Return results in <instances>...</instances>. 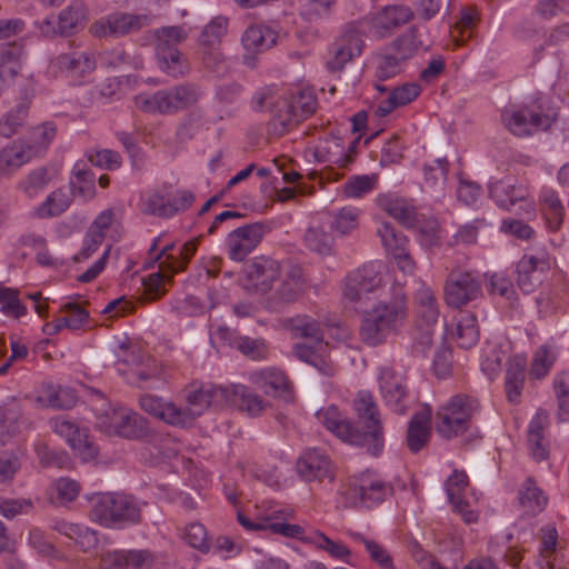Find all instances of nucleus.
<instances>
[{
  "label": "nucleus",
  "instance_id": "obj_1",
  "mask_svg": "<svg viewBox=\"0 0 569 569\" xmlns=\"http://www.w3.org/2000/svg\"><path fill=\"white\" fill-rule=\"evenodd\" d=\"M407 316L408 306L405 296H397L389 301H378L362 315L359 328L360 340L369 347L385 343L388 337L399 332Z\"/></svg>",
  "mask_w": 569,
  "mask_h": 569
},
{
  "label": "nucleus",
  "instance_id": "obj_2",
  "mask_svg": "<svg viewBox=\"0 0 569 569\" xmlns=\"http://www.w3.org/2000/svg\"><path fill=\"white\" fill-rule=\"evenodd\" d=\"M480 410L476 397L468 393L453 395L436 412V431L445 439L457 438L471 429Z\"/></svg>",
  "mask_w": 569,
  "mask_h": 569
},
{
  "label": "nucleus",
  "instance_id": "obj_3",
  "mask_svg": "<svg viewBox=\"0 0 569 569\" xmlns=\"http://www.w3.org/2000/svg\"><path fill=\"white\" fill-rule=\"evenodd\" d=\"M200 97L201 90L197 84L184 82L153 93H139L134 103L143 112L171 116L193 107Z\"/></svg>",
  "mask_w": 569,
  "mask_h": 569
},
{
  "label": "nucleus",
  "instance_id": "obj_4",
  "mask_svg": "<svg viewBox=\"0 0 569 569\" xmlns=\"http://www.w3.org/2000/svg\"><path fill=\"white\" fill-rule=\"evenodd\" d=\"M353 408L359 423L365 429L361 431L353 428V445L365 448L373 457H379L383 451L385 437L380 413L373 396L369 392L360 391L353 401Z\"/></svg>",
  "mask_w": 569,
  "mask_h": 569
},
{
  "label": "nucleus",
  "instance_id": "obj_5",
  "mask_svg": "<svg viewBox=\"0 0 569 569\" xmlns=\"http://www.w3.org/2000/svg\"><path fill=\"white\" fill-rule=\"evenodd\" d=\"M393 487L381 475L366 470L349 479L348 488L341 491L346 506L372 508L392 496Z\"/></svg>",
  "mask_w": 569,
  "mask_h": 569
},
{
  "label": "nucleus",
  "instance_id": "obj_6",
  "mask_svg": "<svg viewBox=\"0 0 569 569\" xmlns=\"http://www.w3.org/2000/svg\"><path fill=\"white\" fill-rule=\"evenodd\" d=\"M90 517L94 521L111 526L118 522H138L141 509L137 500L122 493H99L92 499Z\"/></svg>",
  "mask_w": 569,
  "mask_h": 569
},
{
  "label": "nucleus",
  "instance_id": "obj_7",
  "mask_svg": "<svg viewBox=\"0 0 569 569\" xmlns=\"http://www.w3.org/2000/svg\"><path fill=\"white\" fill-rule=\"evenodd\" d=\"M97 427L109 436L138 439L147 435L148 421L128 408H111L98 417Z\"/></svg>",
  "mask_w": 569,
  "mask_h": 569
},
{
  "label": "nucleus",
  "instance_id": "obj_8",
  "mask_svg": "<svg viewBox=\"0 0 569 569\" xmlns=\"http://www.w3.org/2000/svg\"><path fill=\"white\" fill-rule=\"evenodd\" d=\"M416 343L422 349L433 343L436 327L439 318V307L435 292L430 287L421 286L416 295Z\"/></svg>",
  "mask_w": 569,
  "mask_h": 569
},
{
  "label": "nucleus",
  "instance_id": "obj_9",
  "mask_svg": "<svg viewBox=\"0 0 569 569\" xmlns=\"http://www.w3.org/2000/svg\"><path fill=\"white\" fill-rule=\"evenodd\" d=\"M151 23L150 14L117 11L96 20L89 31L97 38H120L138 32Z\"/></svg>",
  "mask_w": 569,
  "mask_h": 569
},
{
  "label": "nucleus",
  "instance_id": "obj_10",
  "mask_svg": "<svg viewBox=\"0 0 569 569\" xmlns=\"http://www.w3.org/2000/svg\"><path fill=\"white\" fill-rule=\"evenodd\" d=\"M383 264L371 261L348 273L345 279L342 295L350 302H358L363 295L375 292L383 283Z\"/></svg>",
  "mask_w": 569,
  "mask_h": 569
},
{
  "label": "nucleus",
  "instance_id": "obj_11",
  "mask_svg": "<svg viewBox=\"0 0 569 569\" xmlns=\"http://www.w3.org/2000/svg\"><path fill=\"white\" fill-rule=\"evenodd\" d=\"M553 118L529 106L505 109L501 113L503 126L517 137H528L551 127Z\"/></svg>",
  "mask_w": 569,
  "mask_h": 569
},
{
  "label": "nucleus",
  "instance_id": "obj_12",
  "mask_svg": "<svg viewBox=\"0 0 569 569\" xmlns=\"http://www.w3.org/2000/svg\"><path fill=\"white\" fill-rule=\"evenodd\" d=\"M188 407L182 409L187 413L186 425L200 416L209 407L220 408L228 403L227 387L207 385H191L186 395Z\"/></svg>",
  "mask_w": 569,
  "mask_h": 569
},
{
  "label": "nucleus",
  "instance_id": "obj_13",
  "mask_svg": "<svg viewBox=\"0 0 569 569\" xmlns=\"http://www.w3.org/2000/svg\"><path fill=\"white\" fill-rule=\"evenodd\" d=\"M482 296L478 277L470 271H451L445 287L448 306L460 308Z\"/></svg>",
  "mask_w": 569,
  "mask_h": 569
},
{
  "label": "nucleus",
  "instance_id": "obj_14",
  "mask_svg": "<svg viewBox=\"0 0 569 569\" xmlns=\"http://www.w3.org/2000/svg\"><path fill=\"white\" fill-rule=\"evenodd\" d=\"M49 423L57 435L66 438L83 461H90L97 457L98 447L90 440L88 430L80 428L76 421L66 416H58L52 418Z\"/></svg>",
  "mask_w": 569,
  "mask_h": 569
},
{
  "label": "nucleus",
  "instance_id": "obj_15",
  "mask_svg": "<svg viewBox=\"0 0 569 569\" xmlns=\"http://www.w3.org/2000/svg\"><path fill=\"white\" fill-rule=\"evenodd\" d=\"M280 278V263L269 257H257L246 269V283L248 290L267 293Z\"/></svg>",
  "mask_w": 569,
  "mask_h": 569
},
{
  "label": "nucleus",
  "instance_id": "obj_16",
  "mask_svg": "<svg viewBox=\"0 0 569 569\" xmlns=\"http://www.w3.org/2000/svg\"><path fill=\"white\" fill-rule=\"evenodd\" d=\"M249 382L264 395L274 398L290 399L292 382L286 372L276 367L254 370L248 375Z\"/></svg>",
  "mask_w": 569,
  "mask_h": 569
},
{
  "label": "nucleus",
  "instance_id": "obj_17",
  "mask_svg": "<svg viewBox=\"0 0 569 569\" xmlns=\"http://www.w3.org/2000/svg\"><path fill=\"white\" fill-rule=\"evenodd\" d=\"M379 386L386 405L398 415L406 413L409 403V395L405 378L392 368L385 367L380 370Z\"/></svg>",
  "mask_w": 569,
  "mask_h": 569
},
{
  "label": "nucleus",
  "instance_id": "obj_18",
  "mask_svg": "<svg viewBox=\"0 0 569 569\" xmlns=\"http://www.w3.org/2000/svg\"><path fill=\"white\" fill-rule=\"evenodd\" d=\"M360 29L350 26L342 36L335 41L331 49V57L327 67L331 72L340 71L347 62L359 56L362 51L363 40Z\"/></svg>",
  "mask_w": 569,
  "mask_h": 569
},
{
  "label": "nucleus",
  "instance_id": "obj_19",
  "mask_svg": "<svg viewBox=\"0 0 569 569\" xmlns=\"http://www.w3.org/2000/svg\"><path fill=\"white\" fill-rule=\"evenodd\" d=\"M264 231L262 223H251L231 231L227 238L230 259L244 260L261 242Z\"/></svg>",
  "mask_w": 569,
  "mask_h": 569
},
{
  "label": "nucleus",
  "instance_id": "obj_20",
  "mask_svg": "<svg viewBox=\"0 0 569 569\" xmlns=\"http://www.w3.org/2000/svg\"><path fill=\"white\" fill-rule=\"evenodd\" d=\"M489 194L500 208L510 209V207L520 202L528 213L535 212V203L528 188L516 184L512 179L492 182L489 187Z\"/></svg>",
  "mask_w": 569,
  "mask_h": 569
},
{
  "label": "nucleus",
  "instance_id": "obj_21",
  "mask_svg": "<svg viewBox=\"0 0 569 569\" xmlns=\"http://www.w3.org/2000/svg\"><path fill=\"white\" fill-rule=\"evenodd\" d=\"M277 33L263 24H252L246 29L241 37V43L247 53L243 56L246 66L253 68L256 66V53L270 49L276 44Z\"/></svg>",
  "mask_w": 569,
  "mask_h": 569
},
{
  "label": "nucleus",
  "instance_id": "obj_22",
  "mask_svg": "<svg viewBox=\"0 0 569 569\" xmlns=\"http://www.w3.org/2000/svg\"><path fill=\"white\" fill-rule=\"evenodd\" d=\"M550 269V258L546 251L536 254H526L518 262V286L525 293H530L540 282L538 273Z\"/></svg>",
  "mask_w": 569,
  "mask_h": 569
},
{
  "label": "nucleus",
  "instance_id": "obj_23",
  "mask_svg": "<svg viewBox=\"0 0 569 569\" xmlns=\"http://www.w3.org/2000/svg\"><path fill=\"white\" fill-rule=\"evenodd\" d=\"M355 146L356 141L346 151L343 141L338 137L330 136L315 147L313 157L317 162L347 168L355 159Z\"/></svg>",
  "mask_w": 569,
  "mask_h": 569
},
{
  "label": "nucleus",
  "instance_id": "obj_24",
  "mask_svg": "<svg viewBox=\"0 0 569 569\" xmlns=\"http://www.w3.org/2000/svg\"><path fill=\"white\" fill-rule=\"evenodd\" d=\"M413 18V11L405 4L385 7L371 19L370 31L378 38H383L395 29L408 23Z\"/></svg>",
  "mask_w": 569,
  "mask_h": 569
},
{
  "label": "nucleus",
  "instance_id": "obj_25",
  "mask_svg": "<svg viewBox=\"0 0 569 569\" xmlns=\"http://www.w3.org/2000/svg\"><path fill=\"white\" fill-rule=\"evenodd\" d=\"M312 343L297 342L293 345L292 352L301 361L315 367L325 376H332L335 367L329 357V343L319 341Z\"/></svg>",
  "mask_w": 569,
  "mask_h": 569
},
{
  "label": "nucleus",
  "instance_id": "obj_26",
  "mask_svg": "<svg viewBox=\"0 0 569 569\" xmlns=\"http://www.w3.org/2000/svg\"><path fill=\"white\" fill-rule=\"evenodd\" d=\"M296 469L306 481H322L332 479L331 466L328 456L320 450H306L297 460Z\"/></svg>",
  "mask_w": 569,
  "mask_h": 569
},
{
  "label": "nucleus",
  "instance_id": "obj_27",
  "mask_svg": "<svg viewBox=\"0 0 569 569\" xmlns=\"http://www.w3.org/2000/svg\"><path fill=\"white\" fill-rule=\"evenodd\" d=\"M23 47L16 42L0 44V94L19 76L23 64Z\"/></svg>",
  "mask_w": 569,
  "mask_h": 569
},
{
  "label": "nucleus",
  "instance_id": "obj_28",
  "mask_svg": "<svg viewBox=\"0 0 569 569\" xmlns=\"http://www.w3.org/2000/svg\"><path fill=\"white\" fill-rule=\"evenodd\" d=\"M60 169L57 166H42L32 169L18 182L20 190L28 199L38 197L48 186L58 180Z\"/></svg>",
  "mask_w": 569,
  "mask_h": 569
},
{
  "label": "nucleus",
  "instance_id": "obj_29",
  "mask_svg": "<svg viewBox=\"0 0 569 569\" xmlns=\"http://www.w3.org/2000/svg\"><path fill=\"white\" fill-rule=\"evenodd\" d=\"M139 402L142 410L166 423L186 426L187 413L173 402H164L161 398L151 395L141 396Z\"/></svg>",
  "mask_w": 569,
  "mask_h": 569
},
{
  "label": "nucleus",
  "instance_id": "obj_30",
  "mask_svg": "<svg viewBox=\"0 0 569 569\" xmlns=\"http://www.w3.org/2000/svg\"><path fill=\"white\" fill-rule=\"evenodd\" d=\"M54 67L69 77H82L96 69L97 61L91 51H70L52 60Z\"/></svg>",
  "mask_w": 569,
  "mask_h": 569
},
{
  "label": "nucleus",
  "instance_id": "obj_31",
  "mask_svg": "<svg viewBox=\"0 0 569 569\" xmlns=\"http://www.w3.org/2000/svg\"><path fill=\"white\" fill-rule=\"evenodd\" d=\"M34 152L31 146L16 140L0 150V178L9 177L29 162Z\"/></svg>",
  "mask_w": 569,
  "mask_h": 569
},
{
  "label": "nucleus",
  "instance_id": "obj_32",
  "mask_svg": "<svg viewBox=\"0 0 569 569\" xmlns=\"http://www.w3.org/2000/svg\"><path fill=\"white\" fill-rule=\"evenodd\" d=\"M348 536L355 543L363 547L368 558L377 567L380 569H396L393 557L383 543L358 531H348Z\"/></svg>",
  "mask_w": 569,
  "mask_h": 569
},
{
  "label": "nucleus",
  "instance_id": "obj_33",
  "mask_svg": "<svg viewBox=\"0 0 569 569\" xmlns=\"http://www.w3.org/2000/svg\"><path fill=\"white\" fill-rule=\"evenodd\" d=\"M227 406H237L249 416H259L267 407L264 400L243 385L227 387Z\"/></svg>",
  "mask_w": 569,
  "mask_h": 569
},
{
  "label": "nucleus",
  "instance_id": "obj_34",
  "mask_svg": "<svg viewBox=\"0 0 569 569\" xmlns=\"http://www.w3.org/2000/svg\"><path fill=\"white\" fill-rule=\"evenodd\" d=\"M431 409L426 407L416 412L409 421L407 446L411 452L420 451L430 438Z\"/></svg>",
  "mask_w": 569,
  "mask_h": 569
},
{
  "label": "nucleus",
  "instance_id": "obj_35",
  "mask_svg": "<svg viewBox=\"0 0 569 569\" xmlns=\"http://www.w3.org/2000/svg\"><path fill=\"white\" fill-rule=\"evenodd\" d=\"M318 421L341 440L353 445V427L333 405L321 408L316 415Z\"/></svg>",
  "mask_w": 569,
  "mask_h": 569
},
{
  "label": "nucleus",
  "instance_id": "obj_36",
  "mask_svg": "<svg viewBox=\"0 0 569 569\" xmlns=\"http://www.w3.org/2000/svg\"><path fill=\"white\" fill-rule=\"evenodd\" d=\"M377 202L386 213L398 220L405 227L416 226L418 213L415 207L406 199L385 194L378 197Z\"/></svg>",
  "mask_w": 569,
  "mask_h": 569
},
{
  "label": "nucleus",
  "instance_id": "obj_37",
  "mask_svg": "<svg viewBox=\"0 0 569 569\" xmlns=\"http://www.w3.org/2000/svg\"><path fill=\"white\" fill-rule=\"evenodd\" d=\"M526 366L527 361L523 356H515L508 361L505 388L507 399L512 403L520 401L525 385Z\"/></svg>",
  "mask_w": 569,
  "mask_h": 569
},
{
  "label": "nucleus",
  "instance_id": "obj_38",
  "mask_svg": "<svg viewBox=\"0 0 569 569\" xmlns=\"http://www.w3.org/2000/svg\"><path fill=\"white\" fill-rule=\"evenodd\" d=\"M518 501L525 513L537 515L546 508L548 498L536 482L528 478L519 488Z\"/></svg>",
  "mask_w": 569,
  "mask_h": 569
},
{
  "label": "nucleus",
  "instance_id": "obj_39",
  "mask_svg": "<svg viewBox=\"0 0 569 569\" xmlns=\"http://www.w3.org/2000/svg\"><path fill=\"white\" fill-rule=\"evenodd\" d=\"M37 401L44 407L66 410L72 408L77 402L74 392L70 389L60 388L53 385L42 386Z\"/></svg>",
  "mask_w": 569,
  "mask_h": 569
},
{
  "label": "nucleus",
  "instance_id": "obj_40",
  "mask_svg": "<svg viewBox=\"0 0 569 569\" xmlns=\"http://www.w3.org/2000/svg\"><path fill=\"white\" fill-rule=\"evenodd\" d=\"M156 58L159 69L174 79L189 73L188 58L179 49L156 51Z\"/></svg>",
  "mask_w": 569,
  "mask_h": 569
},
{
  "label": "nucleus",
  "instance_id": "obj_41",
  "mask_svg": "<svg viewBox=\"0 0 569 569\" xmlns=\"http://www.w3.org/2000/svg\"><path fill=\"white\" fill-rule=\"evenodd\" d=\"M300 122L299 116L293 111L290 100L282 97L277 100L270 120L271 130L279 136L284 134Z\"/></svg>",
  "mask_w": 569,
  "mask_h": 569
},
{
  "label": "nucleus",
  "instance_id": "obj_42",
  "mask_svg": "<svg viewBox=\"0 0 569 569\" xmlns=\"http://www.w3.org/2000/svg\"><path fill=\"white\" fill-rule=\"evenodd\" d=\"M71 204V196L58 188L50 192L46 199L34 208L33 214L39 219H49L62 214Z\"/></svg>",
  "mask_w": 569,
  "mask_h": 569
},
{
  "label": "nucleus",
  "instance_id": "obj_43",
  "mask_svg": "<svg viewBox=\"0 0 569 569\" xmlns=\"http://www.w3.org/2000/svg\"><path fill=\"white\" fill-rule=\"evenodd\" d=\"M156 51L174 50L189 37L184 26H164L152 31Z\"/></svg>",
  "mask_w": 569,
  "mask_h": 569
},
{
  "label": "nucleus",
  "instance_id": "obj_44",
  "mask_svg": "<svg viewBox=\"0 0 569 569\" xmlns=\"http://www.w3.org/2000/svg\"><path fill=\"white\" fill-rule=\"evenodd\" d=\"M169 196V187H163L147 193L141 199V212L163 219L171 218V209L168 202Z\"/></svg>",
  "mask_w": 569,
  "mask_h": 569
},
{
  "label": "nucleus",
  "instance_id": "obj_45",
  "mask_svg": "<svg viewBox=\"0 0 569 569\" xmlns=\"http://www.w3.org/2000/svg\"><path fill=\"white\" fill-rule=\"evenodd\" d=\"M96 176L81 163H76L70 180L71 192L84 200H91L96 196Z\"/></svg>",
  "mask_w": 569,
  "mask_h": 569
},
{
  "label": "nucleus",
  "instance_id": "obj_46",
  "mask_svg": "<svg viewBox=\"0 0 569 569\" xmlns=\"http://www.w3.org/2000/svg\"><path fill=\"white\" fill-rule=\"evenodd\" d=\"M287 328L296 338L315 342L325 341L321 323L309 316H297L288 320Z\"/></svg>",
  "mask_w": 569,
  "mask_h": 569
},
{
  "label": "nucleus",
  "instance_id": "obj_47",
  "mask_svg": "<svg viewBox=\"0 0 569 569\" xmlns=\"http://www.w3.org/2000/svg\"><path fill=\"white\" fill-rule=\"evenodd\" d=\"M453 337L462 349L473 347L479 339L477 318L472 313H462L456 325Z\"/></svg>",
  "mask_w": 569,
  "mask_h": 569
},
{
  "label": "nucleus",
  "instance_id": "obj_48",
  "mask_svg": "<svg viewBox=\"0 0 569 569\" xmlns=\"http://www.w3.org/2000/svg\"><path fill=\"white\" fill-rule=\"evenodd\" d=\"M361 210L353 206L339 209L332 216L331 230L339 236H349L359 227Z\"/></svg>",
  "mask_w": 569,
  "mask_h": 569
},
{
  "label": "nucleus",
  "instance_id": "obj_49",
  "mask_svg": "<svg viewBox=\"0 0 569 569\" xmlns=\"http://www.w3.org/2000/svg\"><path fill=\"white\" fill-rule=\"evenodd\" d=\"M556 360L557 352L552 347L548 345L540 346L533 353L529 377L537 380L543 379L550 372Z\"/></svg>",
  "mask_w": 569,
  "mask_h": 569
},
{
  "label": "nucleus",
  "instance_id": "obj_50",
  "mask_svg": "<svg viewBox=\"0 0 569 569\" xmlns=\"http://www.w3.org/2000/svg\"><path fill=\"white\" fill-rule=\"evenodd\" d=\"M86 9L81 2H72L63 9L58 18V28L61 34H71L79 30L84 21Z\"/></svg>",
  "mask_w": 569,
  "mask_h": 569
},
{
  "label": "nucleus",
  "instance_id": "obj_51",
  "mask_svg": "<svg viewBox=\"0 0 569 569\" xmlns=\"http://www.w3.org/2000/svg\"><path fill=\"white\" fill-rule=\"evenodd\" d=\"M421 44V41L418 39L417 30L411 28L397 38L387 50L406 63L418 52Z\"/></svg>",
  "mask_w": 569,
  "mask_h": 569
},
{
  "label": "nucleus",
  "instance_id": "obj_52",
  "mask_svg": "<svg viewBox=\"0 0 569 569\" xmlns=\"http://www.w3.org/2000/svg\"><path fill=\"white\" fill-rule=\"evenodd\" d=\"M229 20L226 17H214L206 24L199 36L200 48L218 47L228 32Z\"/></svg>",
  "mask_w": 569,
  "mask_h": 569
},
{
  "label": "nucleus",
  "instance_id": "obj_53",
  "mask_svg": "<svg viewBox=\"0 0 569 569\" xmlns=\"http://www.w3.org/2000/svg\"><path fill=\"white\" fill-rule=\"evenodd\" d=\"M305 243L311 251L328 256L335 247L333 237L321 227H311L305 233Z\"/></svg>",
  "mask_w": 569,
  "mask_h": 569
},
{
  "label": "nucleus",
  "instance_id": "obj_54",
  "mask_svg": "<svg viewBox=\"0 0 569 569\" xmlns=\"http://www.w3.org/2000/svg\"><path fill=\"white\" fill-rule=\"evenodd\" d=\"M21 418V410L16 405L0 409V445L20 431Z\"/></svg>",
  "mask_w": 569,
  "mask_h": 569
},
{
  "label": "nucleus",
  "instance_id": "obj_55",
  "mask_svg": "<svg viewBox=\"0 0 569 569\" xmlns=\"http://www.w3.org/2000/svg\"><path fill=\"white\" fill-rule=\"evenodd\" d=\"M29 110V103L22 101L6 113L0 120V134L7 138L16 134L23 124Z\"/></svg>",
  "mask_w": 569,
  "mask_h": 569
},
{
  "label": "nucleus",
  "instance_id": "obj_56",
  "mask_svg": "<svg viewBox=\"0 0 569 569\" xmlns=\"http://www.w3.org/2000/svg\"><path fill=\"white\" fill-rule=\"evenodd\" d=\"M553 392L558 403V417L569 421V371H561L553 378Z\"/></svg>",
  "mask_w": 569,
  "mask_h": 569
},
{
  "label": "nucleus",
  "instance_id": "obj_57",
  "mask_svg": "<svg viewBox=\"0 0 569 569\" xmlns=\"http://www.w3.org/2000/svg\"><path fill=\"white\" fill-rule=\"evenodd\" d=\"M405 62L386 49L377 59L376 78L379 81L391 79L403 71Z\"/></svg>",
  "mask_w": 569,
  "mask_h": 569
},
{
  "label": "nucleus",
  "instance_id": "obj_58",
  "mask_svg": "<svg viewBox=\"0 0 569 569\" xmlns=\"http://www.w3.org/2000/svg\"><path fill=\"white\" fill-rule=\"evenodd\" d=\"M377 236L381 239L382 246L391 256L402 252L408 247V238L401 232H397L390 223H382L377 230Z\"/></svg>",
  "mask_w": 569,
  "mask_h": 569
},
{
  "label": "nucleus",
  "instance_id": "obj_59",
  "mask_svg": "<svg viewBox=\"0 0 569 569\" xmlns=\"http://www.w3.org/2000/svg\"><path fill=\"white\" fill-rule=\"evenodd\" d=\"M449 163L447 159H437L430 164L425 166V182L426 186L433 190L440 191L443 189L447 176H448Z\"/></svg>",
  "mask_w": 569,
  "mask_h": 569
},
{
  "label": "nucleus",
  "instance_id": "obj_60",
  "mask_svg": "<svg viewBox=\"0 0 569 569\" xmlns=\"http://www.w3.org/2000/svg\"><path fill=\"white\" fill-rule=\"evenodd\" d=\"M79 492L80 485L78 481L70 478H60L51 485L50 498L58 503H67L73 501Z\"/></svg>",
  "mask_w": 569,
  "mask_h": 569
},
{
  "label": "nucleus",
  "instance_id": "obj_61",
  "mask_svg": "<svg viewBox=\"0 0 569 569\" xmlns=\"http://www.w3.org/2000/svg\"><path fill=\"white\" fill-rule=\"evenodd\" d=\"M290 512L286 511H274L268 518H266V530H270L272 533L281 535L283 537L296 538L303 533V529L298 525H290L283 521H278V519L282 518L286 520Z\"/></svg>",
  "mask_w": 569,
  "mask_h": 569
},
{
  "label": "nucleus",
  "instance_id": "obj_62",
  "mask_svg": "<svg viewBox=\"0 0 569 569\" xmlns=\"http://www.w3.org/2000/svg\"><path fill=\"white\" fill-rule=\"evenodd\" d=\"M416 226L420 232V242L428 247H438L441 244V228L436 218H420L416 221Z\"/></svg>",
  "mask_w": 569,
  "mask_h": 569
},
{
  "label": "nucleus",
  "instance_id": "obj_63",
  "mask_svg": "<svg viewBox=\"0 0 569 569\" xmlns=\"http://www.w3.org/2000/svg\"><path fill=\"white\" fill-rule=\"evenodd\" d=\"M376 181L375 177L353 176L342 186L341 192L346 198L358 199L371 192Z\"/></svg>",
  "mask_w": 569,
  "mask_h": 569
},
{
  "label": "nucleus",
  "instance_id": "obj_64",
  "mask_svg": "<svg viewBox=\"0 0 569 569\" xmlns=\"http://www.w3.org/2000/svg\"><path fill=\"white\" fill-rule=\"evenodd\" d=\"M183 540L192 548L206 552L209 550L210 540L207 529L200 522H192L184 529Z\"/></svg>",
  "mask_w": 569,
  "mask_h": 569
}]
</instances>
